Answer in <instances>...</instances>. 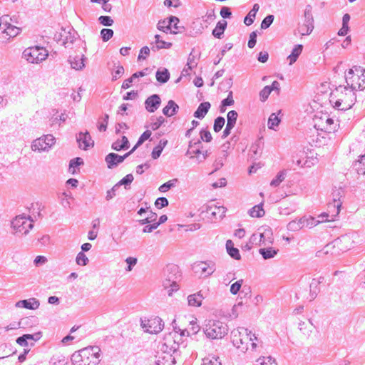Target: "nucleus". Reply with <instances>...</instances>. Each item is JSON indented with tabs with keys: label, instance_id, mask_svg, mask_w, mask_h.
<instances>
[{
	"label": "nucleus",
	"instance_id": "47",
	"mask_svg": "<svg viewBox=\"0 0 365 365\" xmlns=\"http://www.w3.org/2000/svg\"><path fill=\"white\" fill-rule=\"evenodd\" d=\"M157 28L158 30L168 34L170 31V26L169 23H168V19H165L163 20H160L157 24Z\"/></svg>",
	"mask_w": 365,
	"mask_h": 365
},
{
	"label": "nucleus",
	"instance_id": "33",
	"mask_svg": "<svg viewBox=\"0 0 365 365\" xmlns=\"http://www.w3.org/2000/svg\"><path fill=\"white\" fill-rule=\"evenodd\" d=\"M278 251V250L269 247L267 248H260L259 253L262 256L264 259H269L274 257Z\"/></svg>",
	"mask_w": 365,
	"mask_h": 365
},
{
	"label": "nucleus",
	"instance_id": "54",
	"mask_svg": "<svg viewBox=\"0 0 365 365\" xmlns=\"http://www.w3.org/2000/svg\"><path fill=\"white\" fill-rule=\"evenodd\" d=\"M76 263L81 266H85L88 262V259L86 255L83 252H80L76 259Z\"/></svg>",
	"mask_w": 365,
	"mask_h": 365
},
{
	"label": "nucleus",
	"instance_id": "59",
	"mask_svg": "<svg viewBox=\"0 0 365 365\" xmlns=\"http://www.w3.org/2000/svg\"><path fill=\"white\" fill-rule=\"evenodd\" d=\"M98 21L101 24L106 26H110L113 24V20L109 16H101L98 18Z\"/></svg>",
	"mask_w": 365,
	"mask_h": 365
},
{
	"label": "nucleus",
	"instance_id": "36",
	"mask_svg": "<svg viewBox=\"0 0 365 365\" xmlns=\"http://www.w3.org/2000/svg\"><path fill=\"white\" fill-rule=\"evenodd\" d=\"M313 324L310 320L308 322H300L299 323V329L302 332V334L305 336H309L312 331Z\"/></svg>",
	"mask_w": 365,
	"mask_h": 365
},
{
	"label": "nucleus",
	"instance_id": "44",
	"mask_svg": "<svg viewBox=\"0 0 365 365\" xmlns=\"http://www.w3.org/2000/svg\"><path fill=\"white\" fill-rule=\"evenodd\" d=\"M280 123V119L275 113H272L268 119L267 125L269 129L275 130V127Z\"/></svg>",
	"mask_w": 365,
	"mask_h": 365
},
{
	"label": "nucleus",
	"instance_id": "28",
	"mask_svg": "<svg viewBox=\"0 0 365 365\" xmlns=\"http://www.w3.org/2000/svg\"><path fill=\"white\" fill-rule=\"evenodd\" d=\"M203 299L204 297L202 296L201 292L190 294L187 297L188 304L189 306L192 307H200Z\"/></svg>",
	"mask_w": 365,
	"mask_h": 365
},
{
	"label": "nucleus",
	"instance_id": "48",
	"mask_svg": "<svg viewBox=\"0 0 365 365\" xmlns=\"http://www.w3.org/2000/svg\"><path fill=\"white\" fill-rule=\"evenodd\" d=\"M197 63L195 61V57L191 52L188 56L187 62L186 64L187 68H184L183 72L187 73L189 70H192V68L197 66Z\"/></svg>",
	"mask_w": 365,
	"mask_h": 365
},
{
	"label": "nucleus",
	"instance_id": "49",
	"mask_svg": "<svg viewBox=\"0 0 365 365\" xmlns=\"http://www.w3.org/2000/svg\"><path fill=\"white\" fill-rule=\"evenodd\" d=\"M173 276L168 277L163 281V286L165 288H168L169 286L172 287L171 292L177 290L178 286L176 283L175 279L173 277Z\"/></svg>",
	"mask_w": 365,
	"mask_h": 365
},
{
	"label": "nucleus",
	"instance_id": "26",
	"mask_svg": "<svg viewBox=\"0 0 365 365\" xmlns=\"http://www.w3.org/2000/svg\"><path fill=\"white\" fill-rule=\"evenodd\" d=\"M210 103L209 102L201 103L194 113V116L197 118L202 119L207 113L210 108Z\"/></svg>",
	"mask_w": 365,
	"mask_h": 365
},
{
	"label": "nucleus",
	"instance_id": "5",
	"mask_svg": "<svg viewBox=\"0 0 365 365\" xmlns=\"http://www.w3.org/2000/svg\"><path fill=\"white\" fill-rule=\"evenodd\" d=\"M203 332L209 339H222L227 334L228 327L221 321L210 319L204 325Z\"/></svg>",
	"mask_w": 365,
	"mask_h": 365
},
{
	"label": "nucleus",
	"instance_id": "27",
	"mask_svg": "<svg viewBox=\"0 0 365 365\" xmlns=\"http://www.w3.org/2000/svg\"><path fill=\"white\" fill-rule=\"evenodd\" d=\"M180 20L178 17L171 16L169 18H168V23H169V25L170 26V29L173 28L174 30H170V33L173 34H177L179 33H181L182 30L184 29L183 26H179L178 24L179 23Z\"/></svg>",
	"mask_w": 365,
	"mask_h": 365
},
{
	"label": "nucleus",
	"instance_id": "18",
	"mask_svg": "<svg viewBox=\"0 0 365 365\" xmlns=\"http://www.w3.org/2000/svg\"><path fill=\"white\" fill-rule=\"evenodd\" d=\"M15 306L19 308L35 310L39 307L40 302L36 298H30L29 299H23L17 302Z\"/></svg>",
	"mask_w": 365,
	"mask_h": 365
},
{
	"label": "nucleus",
	"instance_id": "10",
	"mask_svg": "<svg viewBox=\"0 0 365 365\" xmlns=\"http://www.w3.org/2000/svg\"><path fill=\"white\" fill-rule=\"evenodd\" d=\"M141 326L146 332L150 334H158L164 327V322L159 317H155L148 320H141Z\"/></svg>",
	"mask_w": 365,
	"mask_h": 365
},
{
	"label": "nucleus",
	"instance_id": "4",
	"mask_svg": "<svg viewBox=\"0 0 365 365\" xmlns=\"http://www.w3.org/2000/svg\"><path fill=\"white\" fill-rule=\"evenodd\" d=\"M348 87L352 91L364 90L365 88V69L361 67H354L349 70L345 75Z\"/></svg>",
	"mask_w": 365,
	"mask_h": 365
},
{
	"label": "nucleus",
	"instance_id": "34",
	"mask_svg": "<svg viewBox=\"0 0 365 365\" xmlns=\"http://www.w3.org/2000/svg\"><path fill=\"white\" fill-rule=\"evenodd\" d=\"M259 9V6L257 4H255L253 6V8L252 9V10H250V12L248 13V14L245 17V19H244L245 24H246L247 26H250L253 24L254 20L256 16V14L258 11Z\"/></svg>",
	"mask_w": 365,
	"mask_h": 365
},
{
	"label": "nucleus",
	"instance_id": "22",
	"mask_svg": "<svg viewBox=\"0 0 365 365\" xmlns=\"http://www.w3.org/2000/svg\"><path fill=\"white\" fill-rule=\"evenodd\" d=\"M222 153L214 162L213 166L215 167V170L217 171L220 169L224 165V161L228 155L227 152V149L229 148V143L224 144L222 146Z\"/></svg>",
	"mask_w": 365,
	"mask_h": 365
},
{
	"label": "nucleus",
	"instance_id": "64",
	"mask_svg": "<svg viewBox=\"0 0 365 365\" xmlns=\"http://www.w3.org/2000/svg\"><path fill=\"white\" fill-rule=\"evenodd\" d=\"M124 73V68L123 66L118 65L115 70L113 73L112 80L115 81Z\"/></svg>",
	"mask_w": 365,
	"mask_h": 365
},
{
	"label": "nucleus",
	"instance_id": "25",
	"mask_svg": "<svg viewBox=\"0 0 365 365\" xmlns=\"http://www.w3.org/2000/svg\"><path fill=\"white\" fill-rule=\"evenodd\" d=\"M178 109V105L174 101L170 100L167 106L163 108V113L168 117H171L177 113Z\"/></svg>",
	"mask_w": 365,
	"mask_h": 365
},
{
	"label": "nucleus",
	"instance_id": "15",
	"mask_svg": "<svg viewBox=\"0 0 365 365\" xmlns=\"http://www.w3.org/2000/svg\"><path fill=\"white\" fill-rule=\"evenodd\" d=\"M41 337V332H36L34 334H24L21 336H19L16 339L17 344L22 346H28L29 344L33 346L34 343L32 341H36L39 340Z\"/></svg>",
	"mask_w": 365,
	"mask_h": 365
},
{
	"label": "nucleus",
	"instance_id": "39",
	"mask_svg": "<svg viewBox=\"0 0 365 365\" xmlns=\"http://www.w3.org/2000/svg\"><path fill=\"white\" fill-rule=\"evenodd\" d=\"M354 168L359 175H365V155L354 163Z\"/></svg>",
	"mask_w": 365,
	"mask_h": 365
},
{
	"label": "nucleus",
	"instance_id": "21",
	"mask_svg": "<svg viewBox=\"0 0 365 365\" xmlns=\"http://www.w3.org/2000/svg\"><path fill=\"white\" fill-rule=\"evenodd\" d=\"M344 195V191L341 188H336L332 192L334 204L333 207L336 209V215H339L341 206V197Z\"/></svg>",
	"mask_w": 365,
	"mask_h": 365
},
{
	"label": "nucleus",
	"instance_id": "29",
	"mask_svg": "<svg viewBox=\"0 0 365 365\" xmlns=\"http://www.w3.org/2000/svg\"><path fill=\"white\" fill-rule=\"evenodd\" d=\"M227 23L225 20H221L217 22L215 28L212 31V35L217 38H222V36L224 34L227 28Z\"/></svg>",
	"mask_w": 365,
	"mask_h": 365
},
{
	"label": "nucleus",
	"instance_id": "61",
	"mask_svg": "<svg viewBox=\"0 0 365 365\" xmlns=\"http://www.w3.org/2000/svg\"><path fill=\"white\" fill-rule=\"evenodd\" d=\"M200 139L205 142L209 143L212 140V135L209 130L202 129L200 133Z\"/></svg>",
	"mask_w": 365,
	"mask_h": 365
},
{
	"label": "nucleus",
	"instance_id": "52",
	"mask_svg": "<svg viewBox=\"0 0 365 365\" xmlns=\"http://www.w3.org/2000/svg\"><path fill=\"white\" fill-rule=\"evenodd\" d=\"M133 176L132 174L126 175L123 178H122L118 183V186L125 185V188H127V186L129 185L133 181Z\"/></svg>",
	"mask_w": 365,
	"mask_h": 365
},
{
	"label": "nucleus",
	"instance_id": "9",
	"mask_svg": "<svg viewBox=\"0 0 365 365\" xmlns=\"http://www.w3.org/2000/svg\"><path fill=\"white\" fill-rule=\"evenodd\" d=\"M77 33L72 28L68 27V29L62 28L60 32H56L54 34L53 39L56 42H61L65 47H68L73 44L77 38Z\"/></svg>",
	"mask_w": 365,
	"mask_h": 365
},
{
	"label": "nucleus",
	"instance_id": "20",
	"mask_svg": "<svg viewBox=\"0 0 365 365\" xmlns=\"http://www.w3.org/2000/svg\"><path fill=\"white\" fill-rule=\"evenodd\" d=\"M86 58L84 55L70 56L68 61L72 68L76 70H82L85 67V61Z\"/></svg>",
	"mask_w": 365,
	"mask_h": 365
},
{
	"label": "nucleus",
	"instance_id": "51",
	"mask_svg": "<svg viewBox=\"0 0 365 365\" xmlns=\"http://www.w3.org/2000/svg\"><path fill=\"white\" fill-rule=\"evenodd\" d=\"M113 36V31L110 29H103L101 31V36L104 42L108 41Z\"/></svg>",
	"mask_w": 365,
	"mask_h": 365
},
{
	"label": "nucleus",
	"instance_id": "35",
	"mask_svg": "<svg viewBox=\"0 0 365 365\" xmlns=\"http://www.w3.org/2000/svg\"><path fill=\"white\" fill-rule=\"evenodd\" d=\"M259 235H263L262 237L261 244L263 246L271 245L273 242L272 232L270 228H266L262 232H259Z\"/></svg>",
	"mask_w": 365,
	"mask_h": 365
},
{
	"label": "nucleus",
	"instance_id": "43",
	"mask_svg": "<svg viewBox=\"0 0 365 365\" xmlns=\"http://www.w3.org/2000/svg\"><path fill=\"white\" fill-rule=\"evenodd\" d=\"M255 365H277L275 359L271 356L259 357Z\"/></svg>",
	"mask_w": 365,
	"mask_h": 365
},
{
	"label": "nucleus",
	"instance_id": "41",
	"mask_svg": "<svg viewBox=\"0 0 365 365\" xmlns=\"http://www.w3.org/2000/svg\"><path fill=\"white\" fill-rule=\"evenodd\" d=\"M340 244V241L337 239L333 241L331 243L327 244L323 249V252L326 255L330 254V255H334L336 252H334V249L336 247H339Z\"/></svg>",
	"mask_w": 365,
	"mask_h": 365
},
{
	"label": "nucleus",
	"instance_id": "11",
	"mask_svg": "<svg viewBox=\"0 0 365 365\" xmlns=\"http://www.w3.org/2000/svg\"><path fill=\"white\" fill-rule=\"evenodd\" d=\"M226 210L227 209L223 206H217L213 200L205 205L202 212L210 215L215 219H222L225 215Z\"/></svg>",
	"mask_w": 365,
	"mask_h": 365
},
{
	"label": "nucleus",
	"instance_id": "17",
	"mask_svg": "<svg viewBox=\"0 0 365 365\" xmlns=\"http://www.w3.org/2000/svg\"><path fill=\"white\" fill-rule=\"evenodd\" d=\"M161 99L158 94H153L145 101L146 110L150 113L155 112L160 106Z\"/></svg>",
	"mask_w": 365,
	"mask_h": 365
},
{
	"label": "nucleus",
	"instance_id": "55",
	"mask_svg": "<svg viewBox=\"0 0 365 365\" xmlns=\"http://www.w3.org/2000/svg\"><path fill=\"white\" fill-rule=\"evenodd\" d=\"M262 237H263V235H259V232L254 233L250 238V243L261 246Z\"/></svg>",
	"mask_w": 365,
	"mask_h": 365
},
{
	"label": "nucleus",
	"instance_id": "53",
	"mask_svg": "<svg viewBox=\"0 0 365 365\" xmlns=\"http://www.w3.org/2000/svg\"><path fill=\"white\" fill-rule=\"evenodd\" d=\"M151 120H153V122H151L150 127L153 130H155L158 128H159L165 120L163 116H159L156 118L155 121L153 118H152Z\"/></svg>",
	"mask_w": 365,
	"mask_h": 365
},
{
	"label": "nucleus",
	"instance_id": "50",
	"mask_svg": "<svg viewBox=\"0 0 365 365\" xmlns=\"http://www.w3.org/2000/svg\"><path fill=\"white\" fill-rule=\"evenodd\" d=\"M225 123V120L223 117H222V116L217 117L215 120V122H214V126H213L214 131L216 133L220 132L222 130V128H223Z\"/></svg>",
	"mask_w": 365,
	"mask_h": 365
},
{
	"label": "nucleus",
	"instance_id": "57",
	"mask_svg": "<svg viewBox=\"0 0 365 365\" xmlns=\"http://www.w3.org/2000/svg\"><path fill=\"white\" fill-rule=\"evenodd\" d=\"M274 16L272 14L267 15L261 23V29H266L270 26L274 21Z\"/></svg>",
	"mask_w": 365,
	"mask_h": 365
},
{
	"label": "nucleus",
	"instance_id": "45",
	"mask_svg": "<svg viewBox=\"0 0 365 365\" xmlns=\"http://www.w3.org/2000/svg\"><path fill=\"white\" fill-rule=\"evenodd\" d=\"M177 182H178V179H176V178L170 180L166 182L165 183L161 185L159 187L158 190L161 192H165L168 191L170 188L175 187Z\"/></svg>",
	"mask_w": 365,
	"mask_h": 365
},
{
	"label": "nucleus",
	"instance_id": "32",
	"mask_svg": "<svg viewBox=\"0 0 365 365\" xmlns=\"http://www.w3.org/2000/svg\"><path fill=\"white\" fill-rule=\"evenodd\" d=\"M226 249H227V253L232 258H233L235 259H240V255L239 250L237 248L234 247V244L232 240H228L227 241Z\"/></svg>",
	"mask_w": 365,
	"mask_h": 365
},
{
	"label": "nucleus",
	"instance_id": "8",
	"mask_svg": "<svg viewBox=\"0 0 365 365\" xmlns=\"http://www.w3.org/2000/svg\"><path fill=\"white\" fill-rule=\"evenodd\" d=\"M56 139L52 135H43L32 142L31 149L34 151H48L55 144Z\"/></svg>",
	"mask_w": 365,
	"mask_h": 365
},
{
	"label": "nucleus",
	"instance_id": "60",
	"mask_svg": "<svg viewBox=\"0 0 365 365\" xmlns=\"http://www.w3.org/2000/svg\"><path fill=\"white\" fill-rule=\"evenodd\" d=\"M243 284V280L242 279H240V280H238L237 282H235V283H233L231 287H230V292L232 294H237L240 288L242 287V285Z\"/></svg>",
	"mask_w": 365,
	"mask_h": 365
},
{
	"label": "nucleus",
	"instance_id": "30",
	"mask_svg": "<svg viewBox=\"0 0 365 365\" xmlns=\"http://www.w3.org/2000/svg\"><path fill=\"white\" fill-rule=\"evenodd\" d=\"M303 49V46L301 44H297L292 49L291 53L288 56L287 59L289 61V65H292L295 63L301 54Z\"/></svg>",
	"mask_w": 365,
	"mask_h": 365
},
{
	"label": "nucleus",
	"instance_id": "37",
	"mask_svg": "<svg viewBox=\"0 0 365 365\" xmlns=\"http://www.w3.org/2000/svg\"><path fill=\"white\" fill-rule=\"evenodd\" d=\"M197 267H199V268L200 269L202 274H205V277L211 275L215 271L213 264L212 265H210L205 262H200L197 264Z\"/></svg>",
	"mask_w": 365,
	"mask_h": 365
},
{
	"label": "nucleus",
	"instance_id": "46",
	"mask_svg": "<svg viewBox=\"0 0 365 365\" xmlns=\"http://www.w3.org/2000/svg\"><path fill=\"white\" fill-rule=\"evenodd\" d=\"M285 175H286V170H282L281 172H279L277 176L275 177V178H274L271 182H270V185L271 186H273V187H277L279 185V184L284 180L285 178Z\"/></svg>",
	"mask_w": 365,
	"mask_h": 365
},
{
	"label": "nucleus",
	"instance_id": "31",
	"mask_svg": "<svg viewBox=\"0 0 365 365\" xmlns=\"http://www.w3.org/2000/svg\"><path fill=\"white\" fill-rule=\"evenodd\" d=\"M129 141L128 140V138L125 137V136H123L122 137V140H116L115 141L112 145H111V148L112 149L116 150V151H120L121 150H126L129 148Z\"/></svg>",
	"mask_w": 365,
	"mask_h": 365
},
{
	"label": "nucleus",
	"instance_id": "38",
	"mask_svg": "<svg viewBox=\"0 0 365 365\" xmlns=\"http://www.w3.org/2000/svg\"><path fill=\"white\" fill-rule=\"evenodd\" d=\"M156 79L161 83H166L170 78V73L167 68L158 70L155 74Z\"/></svg>",
	"mask_w": 365,
	"mask_h": 365
},
{
	"label": "nucleus",
	"instance_id": "58",
	"mask_svg": "<svg viewBox=\"0 0 365 365\" xmlns=\"http://www.w3.org/2000/svg\"><path fill=\"white\" fill-rule=\"evenodd\" d=\"M172 46V43L163 40L156 42V46L152 47L153 51H157L162 48H170Z\"/></svg>",
	"mask_w": 365,
	"mask_h": 365
},
{
	"label": "nucleus",
	"instance_id": "24",
	"mask_svg": "<svg viewBox=\"0 0 365 365\" xmlns=\"http://www.w3.org/2000/svg\"><path fill=\"white\" fill-rule=\"evenodd\" d=\"M324 281V277H320L319 279H313L310 283V301L314 299L320 291L319 285Z\"/></svg>",
	"mask_w": 365,
	"mask_h": 365
},
{
	"label": "nucleus",
	"instance_id": "2",
	"mask_svg": "<svg viewBox=\"0 0 365 365\" xmlns=\"http://www.w3.org/2000/svg\"><path fill=\"white\" fill-rule=\"evenodd\" d=\"M231 339L233 345L243 352L249 349V344L251 345L252 350H255L257 347L256 341H259L255 334H252L251 331L244 327L232 330L231 331Z\"/></svg>",
	"mask_w": 365,
	"mask_h": 365
},
{
	"label": "nucleus",
	"instance_id": "13",
	"mask_svg": "<svg viewBox=\"0 0 365 365\" xmlns=\"http://www.w3.org/2000/svg\"><path fill=\"white\" fill-rule=\"evenodd\" d=\"M173 353L160 351L156 355V365H173L175 364V358Z\"/></svg>",
	"mask_w": 365,
	"mask_h": 365
},
{
	"label": "nucleus",
	"instance_id": "14",
	"mask_svg": "<svg viewBox=\"0 0 365 365\" xmlns=\"http://www.w3.org/2000/svg\"><path fill=\"white\" fill-rule=\"evenodd\" d=\"M321 120L322 122L324 120V125H322V128L321 129L324 130L326 132L334 133L339 127L340 120L339 119L334 120L333 118H329L326 114L321 117Z\"/></svg>",
	"mask_w": 365,
	"mask_h": 365
},
{
	"label": "nucleus",
	"instance_id": "1",
	"mask_svg": "<svg viewBox=\"0 0 365 365\" xmlns=\"http://www.w3.org/2000/svg\"><path fill=\"white\" fill-rule=\"evenodd\" d=\"M356 96L349 87L339 86L330 95V102L339 110L350 109L355 103Z\"/></svg>",
	"mask_w": 365,
	"mask_h": 365
},
{
	"label": "nucleus",
	"instance_id": "23",
	"mask_svg": "<svg viewBox=\"0 0 365 365\" xmlns=\"http://www.w3.org/2000/svg\"><path fill=\"white\" fill-rule=\"evenodd\" d=\"M304 22L307 24V31H312L314 29V19L312 14V6L310 5H307L304 10Z\"/></svg>",
	"mask_w": 365,
	"mask_h": 365
},
{
	"label": "nucleus",
	"instance_id": "40",
	"mask_svg": "<svg viewBox=\"0 0 365 365\" xmlns=\"http://www.w3.org/2000/svg\"><path fill=\"white\" fill-rule=\"evenodd\" d=\"M249 214L252 217H261L264 215V211L262 208V205H257L251 208Z\"/></svg>",
	"mask_w": 365,
	"mask_h": 365
},
{
	"label": "nucleus",
	"instance_id": "6",
	"mask_svg": "<svg viewBox=\"0 0 365 365\" xmlns=\"http://www.w3.org/2000/svg\"><path fill=\"white\" fill-rule=\"evenodd\" d=\"M11 227L16 234L26 235L34 227V220L29 215L21 214L12 220Z\"/></svg>",
	"mask_w": 365,
	"mask_h": 365
},
{
	"label": "nucleus",
	"instance_id": "56",
	"mask_svg": "<svg viewBox=\"0 0 365 365\" xmlns=\"http://www.w3.org/2000/svg\"><path fill=\"white\" fill-rule=\"evenodd\" d=\"M202 365H221V363L217 357L209 356L203 359Z\"/></svg>",
	"mask_w": 365,
	"mask_h": 365
},
{
	"label": "nucleus",
	"instance_id": "7",
	"mask_svg": "<svg viewBox=\"0 0 365 365\" xmlns=\"http://www.w3.org/2000/svg\"><path fill=\"white\" fill-rule=\"evenodd\" d=\"M23 56L31 63H38L46 58L48 51L41 46L29 47L24 51Z\"/></svg>",
	"mask_w": 365,
	"mask_h": 365
},
{
	"label": "nucleus",
	"instance_id": "3",
	"mask_svg": "<svg viewBox=\"0 0 365 365\" xmlns=\"http://www.w3.org/2000/svg\"><path fill=\"white\" fill-rule=\"evenodd\" d=\"M101 351L97 346H89L75 351L71 358L73 365H97L101 361Z\"/></svg>",
	"mask_w": 365,
	"mask_h": 365
},
{
	"label": "nucleus",
	"instance_id": "62",
	"mask_svg": "<svg viewBox=\"0 0 365 365\" xmlns=\"http://www.w3.org/2000/svg\"><path fill=\"white\" fill-rule=\"evenodd\" d=\"M168 200L166 197H160L155 200V205L158 209H161L163 207L168 206Z\"/></svg>",
	"mask_w": 365,
	"mask_h": 365
},
{
	"label": "nucleus",
	"instance_id": "19",
	"mask_svg": "<svg viewBox=\"0 0 365 365\" xmlns=\"http://www.w3.org/2000/svg\"><path fill=\"white\" fill-rule=\"evenodd\" d=\"M76 140L79 143V147L81 148V143L83 144V149L87 150L90 146H93L94 143L88 131L85 133L81 132L77 136Z\"/></svg>",
	"mask_w": 365,
	"mask_h": 365
},
{
	"label": "nucleus",
	"instance_id": "16",
	"mask_svg": "<svg viewBox=\"0 0 365 365\" xmlns=\"http://www.w3.org/2000/svg\"><path fill=\"white\" fill-rule=\"evenodd\" d=\"M128 155H119L114 153H110L106 156L105 160L107 163L108 168L112 169L116 167L118 164L123 163Z\"/></svg>",
	"mask_w": 365,
	"mask_h": 365
},
{
	"label": "nucleus",
	"instance_id": "42",
	"mask_svg": "<svg viewBox=\"0 0 365 365\" xmlns=\"http://www.w3.org/2000/svg\"><path fill=\"white\" fill-rule=\"evenodd\" d=\"M21 31V29L17 26H15L12 24H9V26H7V27L5 29V32L6 35H8L9 37H15L17 35L20 34Z\"/></svg>",
	"mask_w": 365,
	"mask_h": 365
},
{
	"label": "nucleus",
	"instance_id": "63",
	"mask_svg": "<svg viewBox=\"0 0 365 365\" xmlns=\"http://www.w3.org/2000/svg\"><path fill=\"white\" fill-rule=\"evenodd\" d=\"M150 48L146 46L141 48V49L140 50L139 55L138 56V60L141 61L146 59L147 56L150 54Z\"/></svg>",
	"mask_w": 365,
	"mask_h": 365
},
{
	"label": "nucleus",
	"instance_id": "12",
	"mask_svg": "<svg viewBox=\"0 0 365 365\" xmlns=\"http://www.w3.org/2000/svg\"><path fill=\"white\" fill-rule=\"evenodd\" d=\"M179 345L173 339L171 334H169L163 339V342L160 346V351L163 352L175 353Z\"/></svg>",
	"mask_w": 365,
	"mask_h": 365
}]
</instances>
